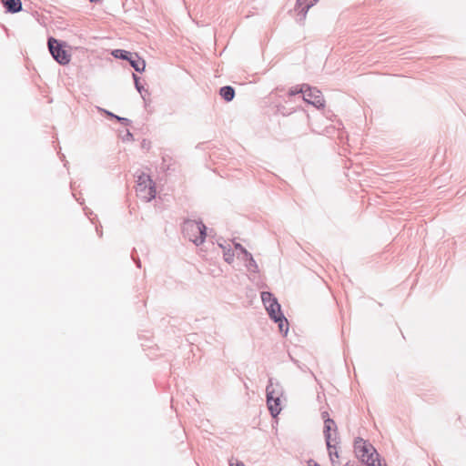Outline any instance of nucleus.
<instances>
[{
  "mask_svg": "<svg viewBox=\"0 0 466 466\" xmlns=\"http://www.w3.org/2000/svg\"><path fill=\"white\" fill-rule=\"evenodd\" d=\"M261 299L272 321L278 324L279 332L286 337L289 332V320L281 310V305L270 291H262Z\"/></svg>",
  "mask_w": 466,
  "mask_h": 466,
  "instance_id": "f257e3e1",
  "label": "nucleus"
},
{
  "mask_svg": "<svg viewBox=\"0 0 466 466\" xmlns=\"http://www.w3.org/2000/svg\"><path fill=\"white\" fill-rule=\"evenodd\" d=\"M283 395L281 385L273 378L268 379L266 387V400L270 415L276 418L282 410L280 397Z\"/></svg>",
  "mask_w": 466,
  "mask_h": 466,
  "instance_id": "f03ea898",
  "label": "nucleus"
},
{
  "mask_svg": "<svg viewBox=\"0 0 466 466\" xmlns=\"http://www.w3.org/2000/svg\"><path fill=\"white\" fill-rule=\"evenodd\" d=\"M207 226L202 220L186 219L184 222L183 232L196 246L203 244L207 238Z\"/></svg>",
  "mask_w": 466,
  "mask_h": 466,
  "instance_id": "7ed1b4c3",
  "label": "nucleus"
},
{
  "mask_svg": "<svg viewBox=\"0 0 466 466\" xmlns=\"http://www.w3.org/2000/svg\"><path fill=\"white\" fill-rule=\"evenodd\" d=\"M136 192L137 196L146 202H150L156 198V183L148 174L141 172L137 176Z\"/></svg>",
  "mask_w": 466,
  "mask_h": 466,
  "instance_id": "20e7f679",
  "label": "nucleus"
},
{
  "mask_svg": "<svg viewBox=\"0 0 466 466\" xmlns=\"http://www.w3.org/2000/svg\"><path fill=\"white\" fill-rule=\"evenodd\" d=\"M48 50L53 59L60 66L68 65L71 61V54L66 49V43L53 36L47 38Z\"/></svg>",
  "mask_w": 466,
  "mask_h": 466,
  "instance_id": "39448f33",
  "label": "nucleus"
},
{
  "mask_svg": "<svg viewBox=\"0 0 466 466\" xmlns=\"http://www.w3.org/2000/svg\"><path fill=\"white\" fill-rule=\"evenodd\" d=\"M111 56L116 59L127 61L137 73H143L146 69V61L137 53H132L125 49H113Z\"/></svg>",
  "mask_w": 466,
  "mask_h": 466,
  "instance_id": "423d86ee",
  "label": "nucleus"
},
{
  "mask_svg": "<svg viewBox=\"0 0 466 466\" xmlns=\"http://www.w3.org/2000/svg\"><path fill=\"white\" fill-rule=\"evenodd\" d=\"M353 447L356 457L361 462L369 458L370 455V457L376 456L377 460L380 457L373 445L360 437L355 438Z\"/></svg>",
  "mask_w": 466,
  "mask_h": 466,
  "instance_id": "0eeeda50",
  "label": "nucleus"
},
{
  "mask_svg": "<svg viewBox=\"0 0 466 466\" xmlns=\"http://www.w3.org/2000/svg\"><path fill=\"white\" fill-rule=\"evenodd\" d=\"M305 92L303 94V100L312 105L314 107L320 109L325 106V100L319 89L313 87L309 84H304Z\"/></svg>",
  "mask_w": 466,
  "mask_h": 466,
  "instance_id": "6e6552de",
  "label": "nucleus"
},
{
  "mask_svg": "<svg viewBox=\"0 0 466 466\" xmlns=\"http://www.w3.org/2000/svg\"><path fill=\"white\" fill-rule=\"evenodd\" d=\"M337 424L331 418L325 419L323 434L327 448H334L332 441L337 442Z\"/></svg>",
  "mask_w": 466,
  "mask_h": 466,
  "instance_id": "1a4fd4ad",
  "label": "nucleus"
},
{
  "mask_svg": "<svg viewBox=\"0 0 466 466\" xmlns=\"http://www.w3.org/2000/svg\"><path fill=\"white\" fill-rule=\"evenodd\" d=\"M319 0H296L294 12L297 14V22L302 24L306 19L307 14Z\"/></svg>",
  "mask_w": 466,
  "mask_h": 466,
  "instance_id": "9d476101",
  "label": "nucleus"
},
{
  "mask_svg": "<svg viewBox=\"0 0 466 466\" xmlns=\"http://www.w3.org/2000/svg\"><path fill=\"white\" fill-rule=\"evenodd\" d=\"M176 161L173 157L167 154H164L161 157V163L159 168L162 172L168 174L176 171L175 167Z\"/></svg>",
  "mask_w": 466,
  "mask_h": 466,
  "instance_id": "9b49d317",
  "label": "nucleus"
},
{
  "mask_svg": "<svg viewBox=\"0 0 466 466\" xmlns=\"http://www.w3.org/2000/svg\"><path fill=\"white\" fill-rule=\"evenodd\" d=\"M6 13L16 14L23 9L21 0H1Z\"/></svg>",
  "mask_w": 466,
  "mask_h": 466,
  "instance_id": "f8f14e48",
  "label": "nucleus"
},
{
  "mask_svg": "<svg viewBox=\"0 0 466 466\" xmlns=\"http://www.w3.org/2000/svg\"><path fill=\"white\" fill-rule=\"evenodd\" d=\"M219 96L226 102H231L236 95L235 88L231 86H224L219 88Z\"/></svg>",
  "mask_w": 466,
  "mask_h": 466,
  "instance_id": "ddd939ff",
  "label": "nucleus"
},
{
  "mask_svg": "<svg viewBox=\"0 0 466 466\" xmlns=\"http://www.w3.org/2000/svg\"><path fill=\"white\" fill-rule=\"evenodd\" d=\"M132 77L134 80L135 88L140 94L142 99L146 102L147 101L146 96H149L148 90L144 87L143 84L140 81L141 78L137 75H136L135 73H132Z\"/></svg>",
  "mask_w": 466,
  "mask_h": 466,
  "instance_id": "4468645a",
  "label": "nucleus"
},
{
  "mask_svg": "<svg viewBox=\"0 0 466 466\" xmlns=\"http://www.w3.org/2000/svg\"><path fill=\"white\" fill-rule=\"evenodd\" d=\"M243 260L245 262V266H246L247 269L249 272L258 273L259 271L258 266L256 260L254 259L252 254L247 258H243Z\"/></svg>",
  "mask_w": 466,
  "mask_h": 466,
  "instance_id": "2eb2a0df",
  "label": "nucleus"
},
{
  "mask_svg": "<svg viewBox=\"0 0 466 466\" xmlns=\"http://www.w3.org/2000/svg\"><path fill=\"white\" fill-rule=\"evenodd\" d=\"M234 257L235 254L230 245H228V248H223V258L227 263L231 264L234 261Z\"/></svg>",
  "mask_w": 466,
  "mask_h": 466,
  "instance_id": "dca6fc26",
  "label": "nucleus"
},
{
  "mask_svg": "<svg viewBox=\"0 0 466 466\" xmlns=\"http://www.w3.org/2000/svg\"><path fill=\"white\" fill-rule=\"evenodd\" d=\"M362 463H364L366 466H382L380 458L377 460L376 456L370 457V455L369 458L363 461Z\"/></svg>",
  "mask_w": 466,
  "mask_h": 466,
  "instance_id": "f3484780",
  "label": "nucleus"
},
{
  "mask_svg": "<svg viewBox=\"0 0 466 466\" xmlns=\"http://www.w3.org/2000/svg\"><path fill=\"white\" fill-rule=\"evenodd\" d=\"M305 92V88H304V84H302L301 86H293L291 88H289V92H288V95L289 96H296L298 94H304Z\"/></svg>",
  "mask_w": 466,
  "mask_h": 466,
  "instance_id": "a211bd4d",
  "label": "nucleus"
},
{
  "mask_svg": "<svg viewBox=\"0 0 466 466\" xmlns=\"http://www.w3.org/2000/svg\"><path fill=\"white\" fill-rule=\"evenodd\" d=\"M234 248H235V249L238 250L243 255V258H247L251 255V253L249 251H248L247 248L245 247H243L240 243L235 242Z\"/></svg>",
  "mask_w": 466,
  "mask_h": 466,
  "instance_id": "6ab92c4d",
  "label": "nucleus"
},
{
  "mask_svg": "<svg viewBox=\"0 0 466 466\" xmlns=\"http://www.w3.org/2000/svg\"><path fill=\"white\" fill-rule=\"evenodd\" d=\"M131 258L135 262L136 266L140 268H141V261H140L139 257L137 255V250L135 248L131 252Z\"/></svg>",
  "mask_w": 466,
  "mask_h": 466,
  "instance_id": "aec40b11",
  "label": "nucleus"
},
{
  "mask_svg": "<svg viewBox=\"0 0 466 466\" xmlns=\"http://www.w3.org/2000/svg\"><path fill=\"white\" fill-rule=\"evenodd\" d=\"M98 110L103 112L108 118L110 119H117L118 116L114 114L113 112H110L106 109H104V108H101V107H98Z\"/></svg>",
  "mask_w": 466,
  "mask_h": 466,
  "instance_id": "412c9836",
  "label": "nucleus"
},
{
  "mask_svg": "<svg viewBox=\"0 0 466 466\" xmlns=\"http://www.w3.org/2000/svg\"><path fill=\"white\" fill-rule=\"evenodd\" d=\"M84 210H85L86 216H87V217H88V218L90 219V221H91L93 224H95V223H96V222H95V219H97L96 215H94V218H91V216L93 215V211H92V210H90V209H88L87 208H84Z\"/></svg>",
  "mask_w": 466,
  "mask_h": 466,
  "instance_id": "4be33fe9",
  "label": "nucleus"
},
{
  "mask_svg": "<svg viewBox=\"0 0 466 466\" xmlns=\"http://www.w3.org/2000/svg\"><path fill=\"white\" fill-rule=\"evenodd\" d=\"M277 112L280 113L283 116H287L291 113V111L287 110L286 107L281 105L277 106Z\"/></svg>",
  "mask_w": 466,
  "mask_h": 466,
  "instance_id": "5701e85b",
  "label": "nucleus"
},
{
  "mask_svg": "<svg viewBox=\"0 0 466 466\" xmlns=\"http://www.w3.org/2000/svg\"><path fill=\"white\" fill-rule=\"evenodd\" d=\"M116 121L124 126H129L132 123V121L129 118L120 116H118Z\"/></svg>",
  "mask_w": 466,
  "mask_h": 466,
  "instance_id": "b1692460",
  "label": "nucleus"
},
{
  "mask_svg": "<svg viewBox=\"0 0 466 466\" xmlns=\"http://www.w3.org/2000/svg\"><path fill=\"white\" fill-rule=\"evenodd\" d=\"M122 140L125 142V141H133L134 140V136L133 134L129 131V129H127L126 130V134L125 136L122 137Z\"/></svg>",
  "mask_w": 466,
  "mask_h": 466,
  "instance_id": "393cba45",
  "label": "nucleus"
},
{
  "mask_svg": "<svg viewBox=\"0 0 466 466\" xmlns=\"http://www.w3.org/2000/svg\"><path fill=\"white\" fill-rule=\"evenodd\" d=\"M329 451V455L331 454L332 458H339V452L336 451V446L334 445V448H327Z\"/></svg>",
  "mask_w": 466,
  "mask_h": 466,
  "instance_id": "a878e982",
  "label": "nucleus"
},
{
  "mask_svg": "<svg viewBox=\"0 0 466 466\" xmlns=\"http://www.w3.org/2000/svg\"><path fill=\"white\" fill-rule=\"evenodd\" d=\"M218 245L220 248L223 249V248H228V244L227 243V241L224 238H221L218 239Z\"/></svg>",
  "mask_w": 466,
  "mask_h": 466,
  "instance_id": "bb28decb",
  "label": "nucleus"
},
{
  "mask_svg": "<svg viewBox=\"0 0 466 466\" xmlns=\"http://www.w3.org/2000/svg\"><path fill=\"white\" fill-rule=\"evenodd\" d=\"M307 466H320V465L313 459H309L307 461Z\"/></svg>",
  "mask_w": 466,
  "mask_h": 466,
  "instance_id": "cd10ccee",
  "label": "nucleus"
},
{
  "mask_svg": "<svg viewBox=\"0 0 466 466\" xmlns=\"http://www.w3.org/2000/svg\"><path fill=\"white\" fill-rule=\"evenodd\" d=\"M329 460H330L331 466H339V461H337L336 459L332 458L331 454H329Z\"/></svg>",
  "mask_w": 466,
  "mask_h": 466,
  "instance_id": "c85d7f7f",
  "label": "nucleus"
},
{
  "mask_svg": "<svg viewBox=\"0 0 466 466\" xmlns=\"http://www.w3.org/2000/svg\"><path fill=\"white\" fill-rule=\"evenodd\" d=\"M101 228H102V227H101V225H100L99 227H98V226H96V233H97V235H98L99 237H102V235H103V232H102Z\"/></svg>",
  "mask_w": 466,
  "mask_h": 466,
  "instance_id": "c756f323",
  "label": "nucleus"
},
{
  "mask_svg": "<svg viewBox=\"0 0 466 466\" xmlns=\"http://www.w3.org/2000/svg\"><path fill=\"white\" fill-rule=\"evenodd\" d=\"M321 418L323 419V420L325 421V419H328V418H330L329 417V414L328 411H322L321 412Z\"/></svg>",
  "mask_w": 466,
  "mask_h": 466,
  "instance_id": "7c9ffc66",
  "label": "nucleus"
},
{
  "mask_svg": "<svg viewBox=\"0 0 466 466\" xmlns=\"http://www.w3.org/2000/svg\"><path fill=\"white\" fill-rule=\"evenodd\" d=\"M230 466H245L242 461L230 462Z\"/></svg>",
  "mask_w": 466,
  "mask_h": 466,
  "instance_id": "2f4dec72",
  "label": "nucleus"
},
{
  "mask_svg": "<svg viewBox=\"0 0 466 466\" xmlns=\"http://www.w3.org/2000/svg\"><path fill=\"white\" fill-rule=\"evenodd\" d=\"M343 466H357V465H355V463H351L350 461H348Z\"/></svg>",
  "mask_w": 466,
  "mask_h": 466,
  "instance_id": "473e14b6",
  "label": "nucleus"
},
{
  "mask_svg": "<svg viewBox=\"0 0 466 466\" xmlns=\"http://www.w3.org/2000/svg\"><path fill=\"white\" fill-rule=\"evenodd\" d=\"M147 147V141L144 139L142 142V147Z\"/></svg>",
  "mask_w": 466,
  "mask_h": 466,
  "instance_id": "72a5a7b5",
  "label": "nucleus"
},
{
  "mask_svg": "<svg viewBox=\"0 0 466 466\" xmlns=\"http://www.w3.org/2000/svg\"><path fill=\"white\" fill-rule=\"evenodd\" d=\"M60 158H61V160L64 161L65 160V155H61Z\"/></svg>",
  "mask_w": 466,
  "mask_h": 466,
  "instance_id": "f704fd0d",
  "label": "nucleus"
},
{
  "mask_svg": "<svg viewBox=\"0 0 466 466\" xmlns=\"http://www.w3.org/2000/svg\"><path fill=\"white\" fill-rule=\"evenodd\" d=\"M384 466H387L386 464Z\"/></svg>",
  "mask_w": 466,
  "mask_h": 466,
  "instance_id": "c9c22d12",
  "label": "nucleus"
}]
</instances>
